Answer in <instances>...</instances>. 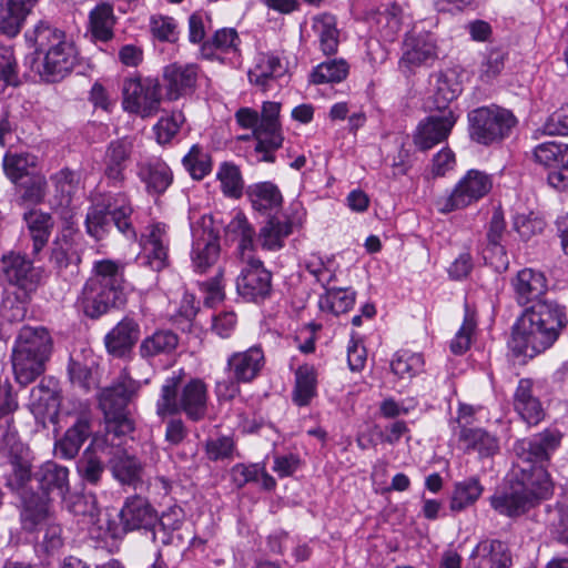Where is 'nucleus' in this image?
<instances>
[{
  "label": "nucleus",
  "mask_w": 568,
  "mask_h": 568,
  "mask_svg": "<svg viewBox=\"0 0 568 568\" xmlns=\"http://www.w3.org/2000/svg\"><path fill=\"white\" fill-rule=\"evenodd\" d=\"M568 324L566 306L556 300L544 298L525 308L513 327V348L534 357L548 349Z\"/></svg>",
  "instance_id": "obj_1"
},
{
  "label": "nucleus",
  "mask_w": 568,
  "mask_h": 568,
  "mask_svg": "<svg viewBox=\"0 0 568 568\" xmlns=\"http://www.w3.org/2000/svg\"><path fill=\"white\" fill-rule=\"evenodd\" d=\"M26 39L34 47L31 68L41 80L58 82L65 78L77 64V50L72 42L67 41L63 31L40 21Z\"/></svg>",
  "instance_id": "obj_2"
},
{
  "label": "nucleus",
  "mask_w": 568,
  "mask_h": 568,
  "mask_svg": "<svg viewBox=\"0 0 568 568\" xmlns=\"http://www.w3.org/2000/svg\"><path fill=\"white\" fill-rule=\"evenodd\" d=\"M124 265L112 260L94 262L92 275L83 285L80 302L83 312L91 318H99L111 308L126 304Z\"/></svg>",
  "instance_id": "obj_3"
},
{
  "label": "nucleus",
  "mask_w": 568,
  "mask_h": 568,
  "mask_svg": "<svg viewBox=\"0 0 568 568\" xmlns=\"http://www.w3.org/2000/svg\"><path fill=\"white\" fill-rule=\"evenodd\" d=\"M207 412V386L200 378L183 382L181 375L168 377L156 400V415L161 418L184 413L192 422L202 420Z\"/></svg>",
  "instance_id": "obj_4"
},
{
  "label": "nucleus",
  "mask_w": 568,
  "mask_h": 568,
  "mask_svg": "<svg viewBox=\"0 0 568 568\" xmlns=\"http://www.w3.org/2000/svg\"><path fill=\"white\" fill-rule=\"evenodd\" d=\"M53 342L44 327L24 326L20 329L12 352V368L17 383L27 386L45 371Z\"/></svg>",
  "instance_id": "obj_5"
},
{
  "label": "nucleus",
  "mask_w": 568,
  "mask_h": 568,
  "mask_svg": "<svg viewBox=\"0 0 568 568\" xmlns=\"http://www.w3.org/2000/svg\"><path fill=\"white\" fill-rule=\"evenodd\" d=\"M133 207L126 193H105L99 195L89 207L85 227L90 236L104 239L112 223L128 240H136L138 233L132 221Z\"/></svg>",
  "instance_id": "obj_6"
},
{
  "label": "nucleus",
  "mask_w": 568,
  "mask_h": 568,
  "mask_svg": "<svg viewBox=\"0 0 568 568\" xmlns=\"http://www.w3.org/2000/svg\"><path fill=\"white\" fill-rule=\"evenodd\" d=\"M534 477H517L508 486L497 490L490 498V506L500 515L517 517L535 507L552 493L549 474L538 469Z\"/></svg>",
  "instance_id": "obj_7"
},
{
  "label": "nucleus",
  "mask_w": 568,
  "mask_h": 568,
  "mask_svg": "<svg viewBox=\"0 0 568 568\" xmlns=\"http://www.w3.org/2000/svg\"><path fill=\"white\" fill-rule=\"evenodd\" d=\"M140 386V382L123 371L110 386L102 388L99 393V407L104 415L108 435L121 437L133 430V420L128 405L136 396Z\"/></svg>",
  "instance_id": "obj_8"
},
{
  "label": "nucleus",
  "mask_w": 568,
  "mask_h": 568,
  "mask_svg": "<svg viewBox=\"0 0 568 568\" xmlns=\"http://www.w3.org/2000/svg\"><path fill=\"white\" fill-rule=\"evenodd\" d=\"M4 429L0 437V479L12 491H19L32 478L29 448L20 440L12 423L0 426Z\"/></svg>",
  "instance_id": "obj_9"
},
{
  "label": "nucleus",
  "mask_w": 568,
  "mask_h": 568,
  "mask_svg": "<svg viewBox=\"0 0 568 568\" xmlns=\"http://www.w3.org/2000/svg\"><path fill=\"white\" fill-rule=\"evenodd\" d=\"M468 123L473 141L491 145L509 136L517 119L509 110L491 104L471 110L468 113Z\"/></svg>",
  "instance_id": "obj_10"
},
{
  "label": "nucleus",
  "mask_w": 568,
  "mask_h": 568,
  "mask_svg": "<svg viewBox=\"0 0 568 568\" xmlns=\"http://www.w3.org/2000/svg\"><path fill=\"white\" fill-rule=\"evenodd\" d=\"M561 434L557 430L546 429L529 438H523L515 443L514 454L516 466L523 477L537 478L538 469L546 470L550 455L560 445Z\"/></svg>",
  "instance_id": "obj_11"
},
{
  "label": "nucleus",
  "mask_w": 568,
  "mask_h": 568,
  "mask_svg": "<svg viewBox=\"0 0 568 568\" xmlns=\"http://www.w3.org/2000/svg\"><path fill=\"white\" fill-rule=\"evenodd\" d=\"M122 95V105L126 112L149 118L160 109L161 85L152 78H128L123 81Z\"/></svg>",
  "instance_id": "obj_12"
},
{
  "label": "nucleus",
  "mask_w": 568,
  "mask_h": 568,
  "mask_svg": "<svg viewBox=\"0 0 568 568\" xmlns=\"http://www.w3.org/2000/svg\"><path fill=\"white\" fill-rule=\"evenodd\" d=\"M281 104L277 102H264L260 116V124L253 131L255 146L254 152L258 162L273 163L274 152L282 146L283 136L278 121Z\"/></svg>",
  "instance_id": "obj_13"
},
{
  "label": "nucleus",
  "mask_w": 568,
  "mask_h": 568,
  "mask_svg": "<svg viewBox=\"0 0 568 568\" xmlns=\"http://www.w3.org/2000/svg\"><path fill=\"white\" fill-rule=\"evenodd\" d=\"M437 59V40L433 33L426 31L406 33L398 61L402 72L413 73L417 68L430 67Z\"/></svg>",
  "instance_id": "obj_14"
},
{
  "label": "nucleus",
  "mask_w": 568,
  "mask_h": 568,
  "mask_svg": "<svg viewBox=\"0 0 568 568\" xmlns=\"http://www.w3.org/2000/svg\"><path fill=\"white\" fill-rule=\"evenodd\" d=\"M236 291L248 302H261L272 292V274L264 267L261 260L250 256L242 263L241 272L236 278Z\"/></svg>",
  "instance_id": "obj_15"
},
{
  "label": "nucleus",
  "mask_w": 568,
  "mask_h": 568,
  "mask_svg": "<svg viewBox=\"0 0 568 568\" xmlns=\"http://www.w3.org/2000/svg\"><path fill=\"white\" fill-rule=\"evenodd\" d=\"M532 156L548 170L547 181L558 191H568V144L545 142L538 144Z\"/></svg>",
  "instance_id": "obj_16"
},
{
  "label": "nucleus",
  "mask_w": 568,
  "mask_h": 568,
  "mask_svg": "<svg viewBox=\"0 0 568 568\" xmlns=\"http://www.w3.org/2000/svg\"><path fill=\"white\" fill-rule=\"evenodd\" d=\"M493 187L490 175L479 170H469L444 200L443 212L464 209L484 197Z\"/></svg>",
  "instance_id": "obj_17"
},
{
  "label": "nucleus",
  "mask_w": 568,
  "mask_h": 568,
  "mask_svg": "<svg viewBox=\"0 0 568 568\" xmlns=\"http://www.w3.org/2000/svg\"><path fill=\"white\" fill-rule=\"evenodd\" d=\"M193 267L199 273H204L212 266L220 255L219 236L212 229V220L202 217L191 226Z\"/></svg>",
  "instance_id": "obj_18"
},
{
  "label": "nucleus",
  "mask_w": 568,
  "mask_h": 568,
  "mask_svg": "<svg viewBox=\"0 0 568 568\" xmlns=\"http://www.w3.org/2000/svg\"><path fill=\"white\" fill-rule=\"evenodd\" d=\"M120 521L124 531L144 530L156 540L159 515L150 501L139 495L125 499L120 510Z\"/></svg>",
  "instance_id": "obj_19"
},
{
  "label": "nucleus",
  "mask_w": 568,
  "mask_h": 568,
  "mask_svg": "<svg viewBox=\"0 0 568 568\" xmlns=\"http://www.w3.org/2000/svg\"><path fill=\"white\" fill-rule=\"evenodd\" d=\"M1 271L6 280L23 293L24 298H30L42 278L40 268L33 266L32 262L26 256L16 253L2 257Z\"/></svg>",
  "instance_id": "obj_20"
},
{
  "label": "nucleus",
  "mask_w": 568,
  "mask_h": 568,
  "mask_svg": "<svg viewBox=\"0 0 568 568\" xmlns=\"http://www.w3.org/2000/svg\"><path fill=\"white\" fill-rule=\"evenodd\" d=\"M133 141L130 138H121L111 141L102 159L103 176L109 186L121 187L125 180V171L131 163Z\"/></svg>",
  "instance_id": "obj_21"
},
{
  "label": "nucleus",
  "mask_w": 568,
  "mask_h": 568,
  "mask_svg": "<svg viewBox=\"0 0 568 568\" xmlns=\"http://www.w3.org/2000/svg\"><path fill=\"white\" fill-rule=\"evenodd\" d=\"M455 123L456 116L452 110L444 111L440 115H429L417 125L413 136L414 144L420 151L432 149L447 139Z\"/></svg>",
  "instance_id": "obj_22"
},
{
  "label": "nucleus",
  "mask_w": 568,
  "mask_h": 568,
  "mask_svg": "<svg viewBox=\"0 0 568 568\" xmlns=\"http://www.w3.org/2000/svg\"><path fill=\"white\" fill-rule=\"evenodd\" d=\"M510 285L515 301L520 306L542 301L548 290L546 275L538 270L525 267L511 278Z\"/></svg>",
  "instance_id": "obj_23"
},
{
  "label": "nucleus",
  "mask_w": 568,
  "mask_h": 568,
  "mask_svg": "<svg viewBox=\"0 0 568 568\" xmlns=\"http://www.w3.org/2000/svg\"><path fill=\"white\" fill-rule=\"evenodd\" d=\"M143 251L139 261L152 271L160 272L169 265V236L164 224L156 223L149 227L148 234L143 235Z\"/></svg>",
  "instance_id": "obj_24"
},
{
  "label": "nucleus",
  "mask_w": 568,
  "mask_h": 568,
  "mask_svg": "<svg viewBox=\"0 0 568 568\" xmlns=\"http://www.w3.org/2000/svg\"><path fill=\"white\" fill-rule=\"evenodd\" d=\"M20 523L27 532H34L43 528L54 517L52 501L38 493L26 494L21 498Z\"/></svg>",
  "instance_id": "obj_25"
},
{
  "label": "nucleus",
  "mask_w": 568,
  "mask_h": 568,
  "mask_svg": "<svg viewBox=\"0 0 568 568\" xmlns=\"http://www.w3.org/2000/svg\"><path fill=\"white\" fill-rule=\"evenodd\" d=\"M39 484L40 496L53 501L54 499H65L70 490L69 469L53 462L43 464L34 474Z\"/></svg>",
  "instance_id": "obj_26"
},
{
  "label": "nucleus",
  "mask_w": 568,
  "mask_h": 568,
  "mask_svg": "<svg viewBox=\"0 0 568 568\" xmlns=\"http://www.w3.org/2000/svg\"><path fill=\"white\" fill-rule=\"evenodd\" d=\"M506 231L504 213L495 210L488 224L487 245L483 251L484 258L498 272L508 268V257L504 245L501 244Z\"/></svg>",
  "instance_id": "obj_27"
},
{
  "label": "nucleus",
  "mask_w": 568,
  "mask_h": 568,
  "mask_svg": "<svg viewBox=\"0 0 568 568\" xmlns=\"http://www.w3.org/2000/svg\"><path fill=\"white\" fill-rule=\"evenodd\" d=\"M473 568H511L513 557L508 545L499 539H484L470 554Z\"/></svg>",
  "instance_id": "obj_28"
},
{
  "label": "nucleus",
  "mask_w": 568,
  "mask_h": 568,
  "mask_svg": "<svg viewBox=\"0 0 568 568\" xmlns=\"http://www.w3.org/2000/svg\"><path fill=\"white\" fill-rule=\"evenodd\" d=\"M265 357L260 346H252L246 351L233 353L226 363V371L236 381L250 383L261 373Z\"/></svg>",
  "instance_id": "obj_29"
},
{
  "label": "nucleus",
  "mask_w": 568,
  "mask_h": 568,
  "mask_svg": "<svg viewBox=\"0 0 568 568\" xmlns=\"http://www.w3.org/2000/svg\"><path fill=\"white\" fill-rule=\"evenodd\" d=\"M163 80L168 99L178 100L193 92L197 80V67L172 63L164 68Z\"/></svg>",
  "instance_id": "obj_30"
},
{
  "label": "nucleus",
  "mask_w": 568,
  "mask_h": 568,
  "mask_svg": "<svg viewBox=\"0 0 568 568\" xmlns=\"http://www.w3.org/2000/svg\"><path fill=\"white\" fill-rule=\"evenodd\" d=\"M140 325L131 316H124L104 338L108 352L114 356L126 355L140 337Z\"/></svg>",
  "instance_id": "obj_31"
},
{
  "label": "nucleus",
  "mask_w": 568,
  "mask_h": 568,
  "mask_svg": "<svg viewBox=\"0 0 568 568\" xmlns=\"http://www.w3.org/2000/svg\"><path fill=\"white\" fill-rule=\"evenodd\" d=\"M92 417L89 412H82L70 426L64 436L55 444V454L64 459L74 458L83 443L92 433Z\"/></svg>",
  "instance_id": "obj_32"
},
{
  "label": "nucleus",
  "mask_w": 568,
  "mask_h": 568,
  "mask_svg": "<svg viewBox=\"0 0 568 568\" xmlns=\"http://www.w3.org/2000/svg\"><path fill=\"white\" fill-rule=\"evenodd\" d=\"M109 466L113 477L122 485L136 488L142 484L143 466L134 456L124 449H115L109 459Z\"/></svg>",
  "instance_id": "obj_33"
},
{
  "label": "nucleus",
  "mask_w": 568,
  "mask_h": 568,
  "mask_svg": "<svg viewBox=\"0 0 568 568\" xmlns=\"http://www.w3.org/2000/svg\"><path fill=\"white\" fill-rule=\"evenodd\" d=\"M138 176L151 195H161L173 182L170 166L162 160H151L139 164Z\"/></svg>",
  "instance_id": "obj_34"
},
{
  "label": "nucleus",
  "mask_w": 568,
  "mask_h": 568,
  "mask_svg": "<svg viewBox=\"0 0 568 568\" xmlns=\"http://www.w3.org/2000/svg\"><path fill=\"white\" fill-rule=\"evenodd\" d=\"M29 408L36 416H43L59 406V382L52 376H44L30 392Z\"/></svg>",
  "instance_id": "obj_35"
},
{
  "label": "nucleus",
  "mask_w": 568,
  "mask_h": 568,
  "mask_svg": "<svg viewBox=\"0 0 568 568\" xmlns=\"http://www.w3.org/2000/svg\"><path fill=\"white\" fill-rule=\"evenodd\" d=\"M36 2L37 0H1L0 30L2 33L9 37L17 36Z\"/></svg>",
  "instance_id": "obj_36"
},
{
  "label": "nucleus",
  "mask_w": 568,
  "mask_h": 568,
  "mask_svg": "<svg viewBox=\"0 0 568 568\" xmlns=\"http://www.w3.org/2000/svg\"><path fill=\"white\" fill-rule=\"evenodd\" d=\"M532 382L520 379L514 395V407L528 425H536L544 418V410L537 397L532 395Z\"/></svg>",
  "instance_id": "obj_37"
},
{
  "label": "nucleus",
  "mask_w": 568,
  "mask_h": 568,
  "mask_svg": "<svg viewBox=\"0 0 568 568\" xmlns=\"http://www.w3.org/2000/svg\"><path fill=\"white\" fill-rule=\"evenodd\" d=\"M459 442L466 452H477L480 457H490L499 450V439L484 428L460 426Z\"/></svg>",
  "instance_id": "obj_38"
},
{
  "label": "nucleus",
  "mask_w": 568,
  "mask_h": 568,
  "mask_svg": "<svg viewBox=\"0 0 568 568\" xmlns=\"http://www.w3.org/2000/svg\"><path fill=\"white\" fill-rule=\"evenodd\" d=\"M433 98L435 108L442 112L448 111V104L457 99L463 88L455 71H439L432 74Z\"/></svg>",
  "instance_id": "obj_39"
},
{
  "label": "nucleus",
  "mask_w": 568,
  "mask_h": 568,
  "mask_svg": "<svg viewBox=\"0 0 568 568\" xmlns=\"http://www.w3.org/2000/svg\"><path fill=\"white\" fill-rule=\"evenodd\" d=\"M317 395V372L312 365H302L295 371V385L292 392V400L303 407L311 404Z\"/></svg>",
  "instance_id": "obj_40"
},
{
  "label": "nucleus",
  "mask_w": 568,
  "mask_h": 568,
  "mask_svg": "<svg viewBox=\"0 0 568 568\" xmlns=\"http://www.w3.org/2000/svg\"><path fill=\"white\" fill-rule=\"evenodd\" d=\"M179 345V336L170 329H159L146 336L140 344L139 352L143 358L168 355Z\"/></svg>",
  "instance_id": "obj_41"
},
{
  "label": "nucleus",
  "mask_w": 568,
  "mask_h": 568,
  "mask_svg": "<svg viewBox=\"0 0 568 568\" xmlns=\"http://www.w3.org/2000/svg\"><path fill=\"white\" fill-rule=\"evenodd\" d=\"M38 156L29 152H12L8 150L3 156L2 166L7 178L18 184L36 169Z\"/></svg>",
  "instance_id": "obj_42"
},
{
  "label": "nucleus",
  "mask_w": 568,
  "mask_h": 568,
  "mask_svg": "<svg viewBox=\"0 0 568 568\" xmlns=\"http://www.w3.org/2000/svg\"><path fill=\"white\" fill-rule=\"evenodd\" d=\"M284 68L278 57L260 53L254 68L248 71V80L252 84L266 89L268 82L284 73Z\"/></svg>",
  "instance_id": "obj_43"
},
{
  "label": "nucleus",
  "mask_w": 568,
  "mask_h": 568,
  "mask_svg": "<svg viewBox=\"0 0 568 568\" xmlns=\"http://www.w3.org/2000/svg\"><path fill=\"white\" fill-rule=\"evenodd\" d=\"M227 232L239 241L237 245V254L241 263H244L253 256V252L255 248L254 237L255 230L248 223L247 219L237 214L227 225Z\"/></svg>",
  "instance_id": "obj_44"
},
{
  "label": "nucleus",
  "mask_w": 568,
  "mask_h": 568,
  "mask_svg": "<svg viewBox=\"0 0 568 568\" xmlns=\"http://www.w3.org/2000/svg\"><path fill=\"white\" fill-rule=\"evenodd\" d=\"M484 487L476 476L457 481L450 499V510L462 511L473 506L481 496Z\"/></svg>",
  "instance_id": "obj_45"
},
{
  "label": "nucleus",
  "mask_w": 568,
  "mask_h": 568,
  "mask_svg": "<svg viewBox=\"0 0 568 568\" xmlns=\"http://www.w3.org/2000/svg\"><path fill=\"white\" fill-rule=\"evenodd\" d=\"M30 236L33 242V253H39L48 243L53 227V219L50 214L40 211H30L24 215Z\"/></svg>",
  "instance_id": "obj_46"
},
{
  "label": "nucleus",
  "mask_w": 568,
  "mask_h": 568,
  "mask_svg": "<svg viewBox=\"0 0 568 568\" xmlns=\"http://www.w3.org/2000/svg\"><path fill=\"white\" fill-rule=\"evenodd\" d=\"M292 233V223L290 221H280L270 219L258 233V241L262 248L267 251H277L284 246V239Z\"/></svg>",
  "instance_id": "obj_47"
},
{
  "label": "nucleus",
  "mask_w": 568,
  "mask_h": 568,
  "mask_svg": "<svg viewBox=\"0 0 568 568\" xmlns=\"http://www.w3.org/2000/svg\"><path fill=\"white\" fill-rule=\"evenodd\" d=\"M253 207L257 211L276 209L282 204V194L272 182H260L246 190Z\"/></svg>",
  "instance_id": "obj_48"
},
{
  "label": "nucleus",
  "mask_w": 568,
  "mask_h": 568,
  "mask_svg": "<svg viewBox=\"0 0 568 568\" xmlns=\"http://www.w3.org/2000/svg\"><path fill=\"white\" fill-rule=\"evenodd\" d=\"M90 30L95 40L106 42L113 38L115 18L113 8L109 3L97 6L90 12Z\"/></svg>",
  "instance_id": "obj_49"
},
{
  "label": "nucleus",
  "mask_w": 568,
  "mask_h": 568,
  "mask_svg": "<svg viewBox=\"0 0 568 568\" xmlns=\"http://www.w3.org/2000/svg\"><path fill=\"white\" fill-rule=\"evenodd\" d=\"M355 303V292L351 288H327L320 296L318 306L322 312L339 315L348 312Z\"/></svg>",
  "instance_id": "obj_50"
},
{
  "label": "nucleus",
  "mask_w": 568,
  "mask_h": 568,
  "mask_svg": "<svg viewBox=\"0 0 568 568\" xmlns=\"http://www.w3.org/2000/svg\"><path fill=\"white\" fill-rule=\"evenodd\" d=\"M313 29L320 39V47L324 54H334L338 48V30L334 16L324 13L314 18Z\"/></svg>",
  "instance_id": "obj_51"
},
{
  "label": "nucleus",
  "mask_w": 568,
  "mask_h": 568,
  "mask_svg": "<svg viewBox=\"0 0 568 568\" xmlns=\"http://www.w3.org/2000/svg\"><path fill=\"white\" fill-rule=\"evenodd\" d=\"M55 187V196L61 206H69L74 194L80 187V173L69 168H63L51 176Z\"/></svg>",
  "instance_id": "obj_52"
},
{
  "label": "nucleus",
  "mask_w": 568,
  "mask_h": 568,
  "mask_svg": "<svg viewBox=\"0 0 568 568\" xmlns=\"http://www.w3.org/2000/svg\"><path fill=\"white\" fill-rule=\"evenodd\" d=\"M347 74V62L343 59H333L318 64L311 73V79L314 84L335 83L343 81Z\"/></svg>",
  "instance_id": "obj_53"
},
{
  "label": "nucleus",
  "mask_w": 568,
  "mask_h": 568,
  "mask_svg": "<svg viewBox=\"0 0 568 568\" xmlns=\"http://www.w3.org/2000/svg\"><path fill=\"white\" fill-rule=\"evenodd\" d=\"M424 364L422 354L400 351L395 354L390 368L400 378H412L423 371Z\"/></svg>",
  "instance_id": "obj_54"
},
{
  "label": "nucleus",
  "mask_w": 568,
  "mask_h": 568,
  "mask_svg": "<svg viewBox=\"0 0 568 568\" xmlns=\"http://www.w3.org/2000/svg\"><path fill=\"white\" fill-rule=\"evenodd\" d=\"M184 122L185 116L182 111L179 110L162 115L153 126L156 142L161 145L171 143L180 132Z\"/></svg>",
  "instance_id": "obj_55"
},
{
  "label": "nucleus",
  "mask_w": 568,
  "mask_h": 568,
  "mask_svg": "<svg viewBox=\"0 0 568 568\" xmlns=\"http://www.w3.org/2000/svg\"><path fill=\"white\" fill-rule=\"evenodd\" d=\"M547 524L552 538L568 546V506L556 504L547 509Z\"/></svg>",
  "instance_id": "obj_56"
},
{
  "label": "nucleus",
  "mask_w": 568,
  "mask_h": 568,
  "mask_svg": "<svg viewBox=\"0 0 568 568\" xmlns=\"http://www.w3.org/2000/svg\"><path fill=\"white\" fill-rule=\"evenodd\" d=\"M184 520V511L179 506L170 507L160 517L156 527V537L160 535V541L163 545L171 542V534L179 530Z\"/></svg>",
  "instance_id": "obj_57"
},
{
  "label": "nucleus",
  "mask_w": 568,
  "mask_h": 568,
  "mask_svg": "<svg viewBox=\"0 0 568 568\" xmlns=\"http://www.w3.org/2000/svg\"><path fill=\"white\" fill-rule=\"evenodd\" d=\"M217 179L225 195L235 199L242 195L243 180L236 165L223 163L217 172Z\"/></svg>",
  "instance_id": "obj_58"
},
{
  "label": "nucleus",
  "mask_w": 568,
  "mask_h": 568,
  "mask_svg": "<svg viewBox=\"0 0 568 568\" xmlns=\"http://www.w3.org/2000/svg\"><path fill=\"white\" fill-rule=\"evenodd\" d=\"M77 469L81 479L90 485L99 484L104 474L103 463L88 450L78 460Z\"/></svg>",
  "instance_id": "obj_59"
},
{
  "label": "nucleus",
  "mask_w": 568,
  "mask_h": 568,
  "mask_svg": "<svg viewBox=\"0 0 568 568\" xmlns=\"http://www.w3.org/2000/svg\"><path fill=\"white\" fill-rule=\"evenodd\" d=\"M74 260H79V257L77 256L73 250V244L68 236L63 235L52 243L50 262L59 273L65 270Z\"/></svg>",
  "instance_id": "obj_60"
},
{
  "label": "nucleus",
  "mask_w": 568,
  "mask_h": 568,
  "mask_svg": "<svg viewBox=\"0 0 568 568\" xmlns=\"http://www.w3.org/2000/svg\"><path fill=\"white\" fill-rule=\"evenodd\" d=\"M185 170L194 180H202L211 171V162L207 154L197 145H193L182 160Z\"/></svg>",
  "instance_id": "obj_61"
},
{
  "label": "nucleus",
  "mask_w": 568,
  "mask_h": 568,
  "mask_svg": "<svg viewBox=\"0 0 568 568\" xmlns=\"http://www.w3.org/2000/svg\"><path fill=\"white\" fill-rule=\"evenodd\" d=\"M546 222L535 213L517 214L514 219V229L518 232L519 236L528 241L532 236L542 233Z\"/></svg>",
  "instance_id": "obj_62"
},
{
  "label": "nucleus",
  "mask_w": 568,
  "mask_h": 568,
  "mask_svg": "<svg viewBox=\"0 0 568 568\" xmlns=\"http://www.w3.org/2000/svg\"><path fill=\"white\" fill-rule=\"evenodd\" d=\"M19 84L20 80L13 53L8 48H0V93L8 85L17 87Z\"/></svg>",
  "instance_id": "obj_63"
},
{
  "label": "nucleus",
  "mask_w": 568,
  "mask_h": 568,
  "mask_svg": "<svg viewBox=\"0 0 568 568\" xmlns=\"http://www.w3.org/2000/svg\"><path fill=\"white\" fill-rule=\"evenodd\" d=\"M63 500L68 511L75 517H89L93 519L98 515V506L94 496L72 495Z\"/></svg>",
  "instance_id": "obj_64"
}]
</instances>
